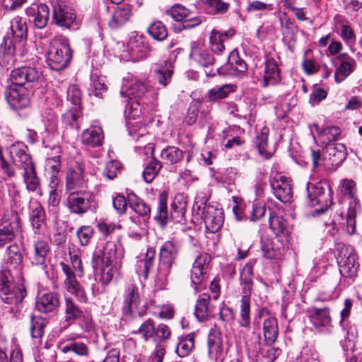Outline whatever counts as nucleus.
I'll list each match as a JSON object with an SVG mask.
<instances>
[{
  "instance_id": "1",
  "label": "nucleus",
  "mask_w": 362,
  "mask_h": 362,
  "mask_svg": "<svg viewBox=\"0 0 362 362\" xmlns=\"http://www.w3.org/2000/svg\"><path fill=\"white\" fill-rule=\"evenodd\" d=\"M179 253L177 243L173 240L165 241L160 248L158 264L155 276V284L160 288H164L168 278Z\"/></svg>"
},
{
  "instance_id": "2",
  "label": "nucleus",
  "mask_w": 362,
  "mask_h": 362,
  "mask_svg": "<svg viewBox=\"0 0 362 362\" xmlns=\"http://www.w3.org/2000/svg\"><path fill=\"white\" fill-rule=\"evenodd\" d=\"M72 58V51L67 40H55L47 53L46 62L53 70L60 71L66 68Z\"/></svg>"
},
{
  "instance_id": "3",
  "label": "nucleus",
  "mask_w": 362,
  "mask_h": 362,
  "mask_svg": "<svg viewBox=\"0 0 362 362\" xmlns=\"http://www.w3.org/2000/svg\"><path fill=\"white\" fill-rule=\"evenodd\" d=\"M341 192L349 200L346 219V230L349 235H353L356 231V214L361 209V204L356 197V182L352 180H344L341 182Z\"/></svg>"
},
{
  "instance_id": "4",
  "label": "nucleus",
  "mask_w": 362,
  "mask_h": 362,
  "mask_svg": "<svg viewBox=\"0 0 362 362\" xmlns=\"http://www.w3.org/2000/svg\"><path fill=\"white\" fill-rule=\"evenodd\" d=\"M168 193L165 191L162 192L158 197V204L153 216V220L162 228H164L169 221L172 218L177 222L182 220L185 214V206H178L175 202L171 203V213L168 214Z\"/></svg>"
},
{
  "instance_id": "5",
  "label": "nucleus",
  "mask_w": 362,
  "mask_h": 362,
  "mask_svg": "<svg viewBox=\"0 0 362 362\" xmlns=\"http://www.w3.org/2000/svg\"><path fill=\"white\" fill-rule=\"evenodd\" d=\"M139 289L136 286L131 284L124 291L122 307L123 318L127 323L132 324L145 315V310H139Z\"/></svg>"
},
{
  "instance_id": "6",
  "label": "nucleus",
  "mask_w": 362,
  "mask_h": 362,
  "mask_svg": "<svg viewBox=\"0 0 362 362\" xmlns=\"http://www.w3.org/2000/svg\"><path fill=\"white\" fill-rule=\"evenodd\" d=\"M93 204V194L86 189L66 193L65 206L71 214L83 215L92 209Z\"/></svg>"
},
{
  "instance_id": "7",
  "label": "nucleus",
  "mask_w": 362,
  "mask_h": 362,
  "mask_svg": "<svg viewBox=\"0 0 362 362\" xmlns=\"http://www.w3.org/2000/svg\"><path fill=\"white\" fill-rule=\"evenodd\" d=\"M23 281V279L21 278L13 286L4 288L0 291L1 301L10 306L11 313H18L21 311L23 300L27 296Z\"/></svg>"
},
{
  "instance_id": "8",
  "label": "nucleus",
  "mask_w": 362,
  "mask_h": 362,
  "mask_svg": "<svg viewBox=\"0 0 362 362\" xmlns=\"http://www.w3.org/2000/svg\"><path fill=\"white\" fill-rule=\"evenodd\" d=\"M337 257L339 272L344 276H352L357 271L358 263L354 250L346 245H339L337 249Z\"/></svg>"
},
{
  "instance_id": "9",
  "label": "nucleus",
  "mask_w": 362,
  "mask_h": 362,
  "mask_svg": "<svg viewBox=\"0 0 362 362\" xmlns=\"http://www.w3.org/2000/svg\"><path fill=\"white\" fill-rule=\"evenodd\" d=\"M52 18L55 24L62 28L77 29L79 25L75 10L62 3L53 6Z\"/></svg>"
},
{
  "instance_id": "10",
  "label": "nucleus",
  "mask_w": 362,
  "mask_h": 362,
  "mask_svg": "<svg viewBox=\"0 0 362 362\" xmlns=\"http://www.w3.org/2000/svg\"><path fill=\"white\" fill-rule=\"evenodd\" d=\"M269 185L274 196L283 203L290 202L293 197L291 181L280 173H272Z\"/></svg>"
},
{
  "instance_id": "11",
  "label": "nucleus",
  "mask_w": 362,
  "mask_h": 362,
  "mask_svg": "<svg viewBox=\"0 0 362 362\" xmlns=\"http://www.w3.org/2000/svg\"><path fill=\"white\" fill-rule=\"evenodd\" d=\"M210 261V256L207 253H202L197 257L192 264L190 280L195 292H199L204 286Z\"/></svg>"
},
{
  "instance_id": "12",
  "label": "nucleus",
  "mask_w": 362,
  "mask_h": 362,
  "mask_svg": "<svg viewBox=\"0 0 362 362\" xmlns=\"http://www.w3.org/2000/svg\"><path fill=\"white\" fill-rule=\"evenodd\" d=\"M202 204H204L202 208V218L204 220L206 230L211 233L217 232L223 226L224 221V214L221 209H218L214 206L206 205L208 199L206 197L202 198Z\"/></svg>"
},
{
  "instance_id": "13",
  "label": "nucleus",
  "mask_w": 362,
  "mask_h": 362,
  "mask_svg": "<svg viewBox=\"0 0 362 362\" xmlns=\"http://www.w3.org/2000/svg\"><path fill=\"white\" fill-rule=\"evenodd\" d=\"M5 98L13 110H21L30 105V97L27 89L23 86L11 85L5 90Z\"/></svg>"
},
{
  "instance_id": "14",
  "label": "nucleus",
  "mask_w": 362,
  "mask_h": 362,
  "mask_svg": "<svg viewBox=\"0 0 362 362\" xmlns=\"http://www.w3.org/2000/svg\"><path fill=\"white\" fill-rule=\"evenodd\" d=\"M25 14L35 28L44 29L49 19V8L45 4H32L26 8Z\"/></svg>"
},
{
  "instance_id": "15",
  "label": "nucleus",
  "mask_w": 362,
  "mask_h": 362,
  "mask_svg": "<svg viewBox=\"0 0 362 362\" xmlns=\"http://www.w3.org/2000/svg\"><path fill=\"white\" fill-rule=\"evenodd\" d=\"M333 62L337 66L334 72V78L337 83L342 82L347 78L354 70L356 66V62L355 59L349 55L347 53L339 54Z\"/></svg>"
},
{
  "instance_id": "16",
  "label": "nucleus",
  "mask_w": 362,
  "mask_h": 362,
  "mask_svg": "<svg viewBox=\"0 0 362 362\" xmlns=\"http://www.w3.org/2000/svg\"><path fill=\"white\" fill-rule=\"evenodd\" d=\"M117 247L114 242L108 241L103 249L94 252L92 258V267L96 269L101 265H111L116 258Z\"/></svg>"
},
{
  "instance_id": "17",
  "label": "nucleus",
  "mask_w": 362,
  "mask_h": 362,
  "mask_svg": "<svg viewBox=\"0 0 362 362\" xmlns=\"http://www.w3.org/2000/svg\"><path fill=\"white\" fill-rule=\"evenodd\" d=\"M27 151L28 147L22 143L12 144L9 148V155L13 163L23 171L35 166Z\"/></svg>"
},
{
  "instance_id": "18",
  "label": "nucleus",
  "mask_w": 362,
  "mask_h": 362,
  "mask_svg": "<svg viewBox=\"0 0 362 362\" xmlns=\"http://www.w3.org/2000/svg\"><path fill=\"white\" fill-rule=\"evenodd\" d=\"M40 72L35 67L22 66L13 69L10 75L11 85L23 86L26 83L37 81Z\"/></svg>"
},
{
  "instance_id": "19",
  "label": "nucleus",
  "mask_w": 362,
  "mask_h": 362,
  "mask_svg": "<svg viewBox=\"0 0 362 362\" xmlns=\"http://www.w3.org/2000/svg\"><path fill=\"white\" fill-rule=\"evenodd\" d=\"M246 344L248 347H252L256 354L261 353L268 362L274 361L281 353L280 349L272 346V345L267 346L264 351L262 346L261 335L258 332L253 331L250 341Z\"/></svg>"
},
{
  "instance_id": "20",
  "label": "nucleus",
  "mask_w": 362,
  "mask_h": 362,
  "mask_svg": "<svg viewBox=\"0 0 362 362\" xmlns=\"http://www.w3.org/2000/svg\"><path fill=\"white\" fill-rule=\"evenodd\" d=\"M85 184L84 168L81 164H77L74 168H68L66 173V192L79 191L82 189Z\"/></svg>"
},
{
  "instance_id": "21",
  "label": "nucleus",
  "mask_w": 362,
  "mask_h": 362,
  "mask_svg": "<svg viewBox=\"0 0 362 362\" xmlns=\"http://www.w3.org/2000/svg\"><path fill=\"white\" fill-rule=\"evenodd\" d=\"M127 49L134 61H139L146 57L150 52V48L144 37L139 35L130 37L127 42Z\"/></svg>"
},
{
  "instance_id": "22",
  "label": "nucleus",
  "mask_w": 362,
  "mask_h": 362,
  "mask_svg": "<svg viewBox=\"0 0 362 362\" xmlns=\"http://www.w3.org/2000/svg\"><path fill=\"white\" fill-rule=\"evenodd\" d=\"M60 305L59 295L55 292H47L38 296L36 303V310L45 314L54 312Z\"/></svg>"
},
{
  "instance_id": "23",
  "label": "nucleus",
  "mask_w": 362,
  "mask_h": 362,
  "mask_svg": "<svg viewBox=\"0 0 362 362\" xmlns=\"http://www.w3.org/2000/svg\"><path fill=\"white\" fill-rule=\"evenodd\" d=\"M323 156L325 160H327L331 165L337 166L346 158V146L340 143H329L325 146Z\"/></svg>"
},
{
  "instance_id": "24",
  "label": "nucleus",
  "mask_w": 362,
  "mask_h": 362,
  "mask_svg": "<svg viewBox=\"0 0 362 362\" xmlns=\"http://www.w3.org/2000/svg\"><path fill=\"white\" fill-rule=\"evenodd\" d=\"M308 317L310 322L318 332L330 325L332 317L328 308H312L308 310Z\"/></svg>"
},
{
  "instance_id": "25",
  "label": "nucleus",
  "mask_w": 362,
  "mask_h": 362,
  "mask_svg": "<svg viewBox=\"0 0 362 362\" xmlns=\"http://www.w3.org/2000/svg\"><path fill=\"white\" fill-rule=\"evenodd\" d=\"M133 15L132 7L129 4H122L115 7L108 25L112 29H117L125 25Z\"/></svg>"
},
{
  "instance_id": "26",
  "label": "nucleus",
  "mask_w": 362,
  "mask_h": 362,
  "mask_svg": "<svg viewBox=\"0 0 362 362\" xmlns=\"http://www.w3.org/2000/svg\"><path fill=\"white\" fill-rule=\"evenodd\" d=\"M16 62V47L8 37H4L0 44V65L8 69Z\"/></svg>"
},
{
  "instance_id": "27",
  "label": "nucleus",
  "mask_w": 362,
  "mask_h": 362,
  "mask_svg": "<svg viewBox=\"0 0 362 362\" xmlns=\"http://www.w3.org/2000/svg\"><path fill=\"white\" fill-rule=\"evenodd\" d=\"M104 133L102 128L93 126L85 129L81 134V143L88 148H97L103 144Z\"/></svg>"
},
{
  "instance_id": "28",
  "label": "nucleus",
  "mask_w": 362,
  "mask_h": 362,
  "mask_svg": "<svg viewBox=\"0 0 362 362\" xmlns=\"http://www.w3.org/2000/svg\"><path fill=\"white\" fill-rule=\"evenodd\" d=\"M208 354L211 359L215 361H221L223 359V339L221 332L218 330H213L209 334Z\"/></svg>"
},
{
  "instance_id": "29",
  "label": "nucleus",
  "mask_w": 362,
  "mask_h": 362,
  "mask_svg": "<svg viewBox=\"0 0 362 362\" xmlns=\"http://www.w3.org/2000/svg\"><path fill=\"white\" fill-rule=\"evenodd\" d=\"M280 81V70L276 61L274 58H267L262 86L267 87L269 85H275Z\"/></svg>"
},
{
  "instance_id": "30",
  "label": "nucleus",
  "mask_w": 362,
  "mask_h": 362,
  "mask_svg": "<svg viewBox=\"0 0 362 362\" xmlns=\"http://www.w3.org/2000/svg\"><path fill=\"white\" fill-rule=\"evenodd\" d=\"M50 247L49 243L42 240H37L33 244V252L30 257L33 264L46 267V261Z\"/></svg>"
},
{
  "instance_id": "31",
  "label": "nucleus",
  "mask_w": 362,
  "mask_h": 362,
  "mask_svg": "<svg viewBox=\"0 0 362 362\" xmlns=\"http://www.w3.org/2000/svg\"><path fill=\"white\" fill-rule=\"evenodd\" d=\"M253 266L254 263L250 261L243 267L240 272V285L241 287L243 296H248L250 297L252 293L254 284Z\"/></svg>"
},
{
  "instance_id": "32",
  "label": "nucleus",
  "mask_w": 362,
  "mask_h": 362,
  "mask_svg": "<svg viewBox=\"0 0 362 362\" xmlns=\"http://www.w3.org/2000/svg\"><path fill=\"white\" fill-rule=\"evenodd\" d=\"M211 296L209 293H204L199 296L195 305L194 315L200 322L206 321L212 312V306L210 305Z\"/></svg>"
},
{
  "instance_id": "33",
  "label": "nucleus",
  "mask_w": 362,
  "mask_h": 362,
  "mask_svg": "<svg viewBox=\"0 0 362 362\" xmlns=\"http://www.w3.org/2000/svg\"><path fill=\"white\" fill-rule=\"evenodd\" d=\"M190 58L204 67H209L215 63V59L211 52L195 43L191 48Z\"/></svg>"
},
{
  "instance_id": "34",
  "label": "nucleus",
  "mask_w": 362,
  "mask_h": 362,
  "mask_svg": "<svg viewBox=\"0 0 362 362\" xmlns=\"http://www.w3.org/2000/svg\"><path fill=\"white\" fill-rule=\"evenodd\" d=\"M30 221L35 234L42 235L46 231V215L42 206L40 204L33 209L30 216Z\"/></svg>"
},
{
  "instance_id": "35",
  "label": "nucleus",
  "mask_w": 362,
  "mask_h": 362,
  "mask_svg": "<svg viewBox=\"0 0 362 362\" xmlns=\"http://www.w3.org/2000/svg\"><path fill=\"white\" fill-rule=\"evenodd\" d=\"M262 327L265 344L272 345L276 341L279 334L277 319L274 316H269L264 320Z\"/></svg>"
},
{
  "instance_id": "36",
  "label": "nucleus",
  "mask_w": 362,
  "mask_h": 362,
  "mask_svg": "<svg viewBox=\"0 0 362 362\" xmlns=\"http://www.w3.org/2000/svg\"><path fill=\"white\" fill-rule=\"evenodd\" d=\"M10 28L15 42L24 43L28 39V26L26 21L21 17L15 16L11 21Z\"/></svg>"
},
{
  "instance_id": "37",
  "label": "nucleus",
  "mask_w": 362,
  "mask_h": 362,
  "mask_svg": "<svg viewBox=\"0 0 362 362\" xmlns=\"http://www.w3.org/2000/svg\"><path fill=\"white\" fill-rule=\"evenodd\" d=\"M127 201L131 209L141 216L144 221L150 217L151 207L143 199L137 197L134 193L127 194Z\"/></svg>"
},
{
  "instance_id": "38",
  "label": "nucleus",
  "mask_w": 362,
  "mask_h": 362,
  "mask_svg": "<svg viewBox=\"0 0 362 362\" xmlns=\"http://www.w3.org/2000/svg\"><path fill=\"white\" fill-rule=\"evenodd\" d=\"M6 263L11 268L20 270L23 267L22 248L17 243L10 245L6 249Z\"/></svg>"
},
{
  "instance_id": "39",
  "label": "nucleus",
  "mask_w": 362,
  "mask_h": 362,
  "mask_svg": "<svg viewBox=\"0 0 362 362\" xmlns=\"http://www.w3.org/2000/svg\"><path fill=\"white\" fill-rule=\"evenodd\" d=\"M83 315L82 310L71 297L64 299V320L70 325L80 319Z\"/></svg>"
},
{
  "instance_id": "40",
  "label": "nucleus",
  "mask_w": 362,
  "mask_h": 362,
  "mask_svg": "<svg viewBox=\"0 0 362 362\" xmlns=\"http://www.w3.org/2000/svg\"><path fill=\"white\" fill-rule=\"evenodd\" d=\"M67 100L76 107L75 113L70 112L66 114V117L70 122V124L72 125L71 122L76 121L77 118L78 117V112H77V109L80 107L81 100V93L80 89L76 86L71 85L68 88Z\"/></svg>"
},
{
  "instance_id": "41",
  "label": "nucleus",
  "mask_w": 362,
  "mask_h": 362,
  "mask_svg": "<svg viewBox=\"0 0 362 362\" xmlns=\"http://www.w3.org/2000/svg\"><path fill=\"white\" fill-rule=\"evenodd\" d=\"M200 4L205 12L211 15H223L230 7L229 3L222 0H200Z\"/></svg>"
},
{
  "instance_id": "42",
  "label": "nucleus",
  "mask_w": 362,
  "mask_h": 362,
  "mask_svg": "<svg viewBox=\"0 0 362 362\" xmlns=\"http://www.w3.org/2000/svg\"><path fill=\"white\" fill-rule=\"evenodd\" d=\"M233 31L221 33L216 30H213L209 38L211 50L218 54H221L225 49L224 40L233 36Z\"/></svg>"
},
{
  "instance_id": "43",
  "label": "nucleus",
  "mask_w": 362,
  "mask_h": 362,
  "mask_svg": "<svg viewBox=\"0 0 362 362\" xmlns=\"http://www.w3.org/2000/svg\"><path fill=\"white\" fill-rule=\"evenodd\" d=\"M331 187L325 181H321L316 184L308 183L307 185L308 197L310 206H315V201L317 197H320L325 192H329Z\"/></svg>"
},
{
  "instance_id": "44",
  "label": "nucleus",
  "mask_w": 362,
  "mask_h": 362,
  "mask_svg": "<svg viewBox=\"0 0 362 362\" xmlns=\"http://www.w3.org/2000/svg\"><path fill=\"white\" fill-rule=\"evenodd\" d=\"M313 127L318 133V136L321 139L322 142L327 144L334 143L333 141L341 134V129L335 126L320 128L317 124H314Z\"/></svg>"
},
{
  "instance_id": "45",
  "label": "nucleus",
  "mask_w": 362,
  "mask_h": 362,
  "mask_svg": "<svg viewBox=\"0 0 362 362\" xmlns=\"http://www.w3.org/2000/svg\"><path fill=\"white\" fill-rule=\"evenodd\" d=\"M194 347V334L189 333L179 338L176 347L177 354L181 357H185L192 351Z\"/></svg>"
},
{
  "instance_id": "46",
  "label": "nucleus",
  "mask_w": 362,
  "mask_h": 362,
  "mask_svg": "<svg viewBox=\"0 0 362 362\" xmlns=\"http://www.w3.org/2000/svg\"><path fill=\"white\" fill-rule=\"evenodd\" d=\"M269 225L276 236L288 235L286 221L281 216H277L275 213L270 212Z\"/></svg>"
},
{
  "instance_id": "47",
  "label": "nucleus",
  "mask_w": 362,
  "mask_h": 362,
  "mask_svg": "<svg viewBox=\"0 0 362 362\" xmlns=\"http://www.w3.org/2000/svg\"><path fill=\"white\" fill-rule=\"evenodd\" d=\"M47 320L40 315H32L30 321V332L33 338L40 339L45 334Z\"/></svg>"
},
{
  "instance_id": "48",
  "label": "nucleus",
  "mask_w": 362,
  "mask_h": 362,
  "mask_svg": "<svg viewBox=\"0 0 362 362\" xmlns=\"http://www.w3.org/2000/svg\"><path fill=\"white\" fill-rule=\"evenodd\" d=\"M23 178L28 191L37 192L40 189V180L37 175L35 166L23 171Z\"/></svg>"
},
{
  "instance_id": "49",
  "label": "nucleus",
  "mask_w": 362,
  "mask_h": 362,
  "mask_svg": "<svg viewBox=\"0 0 362 362\" xmlns=\"http://www.w3.org/2000/svg\"><path fill=\"white\" fill-rule=\"evenodd\" d=\"M47 134V140H54L59 137L57 130V117L54 112H48L47 116L43 119Z\"/></svg>"
},
{
  "instance_id": "50",
  "label": "nucleus",
  "mask_w": 362,
  "mask_h": 362,
  "mask_svg": "<svg viewBox=\"0 0 362 362\" xmlns=\"http://www.w3.org/2000/svg\"><path fill=\"white\" fill-rule=\"evenodd\" d=\"M183 156V151L173 146H167L160 153L161 159L170 164L179 163L182 160Z\"/></svg>"
},
{
  "instance_id": "51",
  "label": "nucleus",
  "mask_w": 362,
  "mask_h": 362,
  "mask_svg": "<svg viewBox=\"0 0 362 362\" xmlns=\"http://www.w3.org/2000/svg\"><path fill=\"white\" fill-rule=\"evenodd\" d=\"M234 86L231 84H224L216 86L208 90L206 97L211 101H215L226 98L230 93L234 92Z\"/></svg>"
},
{
  "instance_id": "52",
  "label": "nucleus",
  "mask_w": 362,
  "mask_h": 362,
  "mask_svg": "<svg viewBox=\"0 0 362 362\" xmlns=\"http://www.w3.org/2000/svg\"><path fill=\"white\" fill-rule=\"evenodd\" d=\"M240 316V326L249 328L250 326V297L248 296H242L241 297Z\"/></svg>"
},
{
  "instance_id": "53",
  "label": "nucleus",
  "mask_w": 362,
  "mask_h": 362,
  "mask_svg": "<svg viewBox=\"0 0 362 362\" xmlns=\"http://www.w3.org/2000/svg\"><path fill=\"white\" fill-rule=\"evenodd\" d=\"M161 168V163L154 157H152L142 173L144 181L147 183H151L158 175Z\"/></svg>"
},
{
  "instance_id": "54",
  "label": "nucleus",
  "mask_w": 362,
  "mask_h": 362,
  "mask_svg": "<svg viewBox=\"0 0 362 362\" xmlns=\"http://www.w3.org/2000/svg\"><path fill=\"white\" fill-rule=\"evenodd\" d=\"M268 132V129L266 127L263 128L255 139V145L258 148L259 154L266 159L270 158L272 156V153L267 150Z\"/></svg>"
},
{
  "instance_id": "55",
  "label": "nucleus",
  "mask_w": 362,
  "mask_h": 362,
  "mask_svg": "<svg viewBox=\"0 0 362 362\" xmlns=\"http://www.w3.org/2000/svg\"><path fill=\"white\" fill-rule=\"evenodd\" d=\"M59 349L64 354L73 352L78 356H86L88 355L87 345L81 341H71L66 344L62 345Z\"/></svg>"
},
{
  "instance_id": "56",
  "label": "nucleus",
  "mask_w": 362,
  "mask_h": 362,
  "mask_svg": "<svg viewBox=\"0 0 362 362\" xmlns=\"http://www.w3.org/2000/svg\"><path fill=\"white\" fill-rule=\"evenodd\" d=\"M261 250L263 256L267 259H272L281 255L280 250L275 245L274 241L269 238L262 239Z\"/></svg>"
},
{
  "instance_id": "57",
  "label": "nucleus",
  "mask_w": 362,
  "mask_h": 362,
  "mask_svg": "<svg viewBox=\"0 0 362 362\" xmlns=\"http://www.w3.org/2000/svg\"><path fill=\"white\" fill-rule=\"evenodd\" d=\"M127 92L129 97L140 100L149 92V85L147 83L136 81L132 83Z\"/></svg>"
},
{
  "instance_id": "58",
  "label": "nucleus",
  "mask_w": 362,
  "mask_h": 362,
  "mask_svg": "<svg viewBox=\"0 0 362 362\" xmlns=\"http://www.w3.org/2000/svg\"><path fill=\"white\" fill-rule=\"evenodd\" d=\"M129 234L130 237L139 238L144 233V226L145 221L141 220L139 216L129 217Z\"/></svg>"
},
{
  "instance_id": "59",
  "label": "nucleus",
  "mask_w": 362,
  "mask_h": 362,
  "mask_svg": "<svg viewBox=\"0 0 362 362\" xmlns=\"http://www.w3.org/2000/svg\"><path fill=\"white\" fill-rule=\"evenodd\" d=\"M148 34L158 41H163L168 37V31L161 21L152 23L148 28Z\"/></svg>"
},
{
  "instance_id": "60",
  "label": "nucleus",
  "mask_w": 362,
  "mask_h": 362,
  "mask_svg": "<svg viewBox=\"0 0 362 362\" xmlns=\"http://www.w3.org/2000/svg\"><path fill=\"white\" fill-rule=\"evenodd\" d=\"M16 237L12 223L0 224V248L11 242Z\"/></svg>"
},
{
  "instance_id": "61",
  "label": "nucleus",
  "mask_w": 362,
  "mask_h": 362,
  "mask_svg": "<svg viewBox=\"0 0 362 362\" xmlns=\"http://www.w3.org/2000/svg\"><path fill=\"white\" fill-rule=\"evenodd\" d=\"M64 286L66 291L71 294L74 295L80 302L87 303L88 297L86 291L76 279Z\"/></svg>"
},
{
  "instance_id": "62",
  "label": "nucleus",
  "mask_w": 362,
  "mask_h": 362,
  "mask_svg": "<svg viewBox=\"0 0 362 362\" xmlns=\"http://www.w3.org/2000/svg\"><path fill=\"white\" fill-rule=\"evenodd\" d=\"M155 324L153 320L148 318L144 321L136 331L133 332L135 334H141L145 341L153 339Z\"/></svg>"
},
{
  "instance_id": "63",
  "label": "nucleus",
  "mask_w": 362,
  "mask_h": 362,
  "mask_svg": "<svg viewBox=\"0 0 362 362\" xmlns=\"http://www.w3.org/2000/svg\"><path fill=\"white\" fill-rule=\"evenodd\" d=\"M154 74L158 83L163 87H165L170 82L173 74V70L171 69L170 64H169L168 66L167 64H165V67L155 69Z\"/></svg>"
},
{
  "instance_id": "64",
  "label": "nucleus",
  "mask_w": 362,
  "mask_h": 362,
  "mask_svg": "<svg viewBox=\"0 0 362 362\" xmlns=\"http://www.w3.org/2000/svg\"><path fill=\"white\" fill-rule=\"evenodd\" d=\"M170 334L171 330L169 327L160 323L158 326H155L153 341L158 344L165 342L170 339Z\"/></svg>"
}]
</instances>
